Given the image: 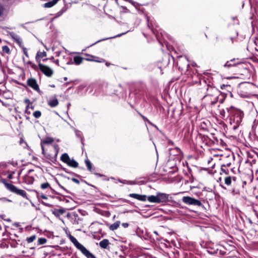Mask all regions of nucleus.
<instances>
[{
	"label": "nucleus",
	"mask_w": 258,
	"mask_h": 258,
	"mask_svg": "<svg viewBox=\"0 0 258 258\" xmlns=\"http://www.w3.org/2000/svg\"><path fill=\"white\" fill-rule=\"evenodd\" d=\"M169 196L165 193L157 192L156 196H150L147 197V200L151 203H160L168 201Z\"/></svg>",
	"instance_id": "obj_1"
},
{
	"label": "nucleus",
	"mask_w": 258,
	"mask_h": 258,
	"mask_svg": "<svg viewBox=\"0 0 258 258\" xmlns=\"http://www.w3.org/2000/svg\"><path fill=\"white\" fill-rule=\"evenodd\" d=\"M5 185L7 187V188L12 192L19 195L22 196L23 197H26V193L24 190L18 189L15 185L10 183H6Z\"/></svg>",
	"instance_id": "obj_2"
},
{
	"label": "nucleus",
	"mask_w": 258,
	"mask_h": 258,
	"mask_svg": "<svg viewBox=\"0 0 258 258\" xmlns=\"http://www.w3.org/2000/svg\"><path fill=\"white\" fill-rule=\"evenodd\" d=\"M182 202L186 204L191 205L200 206L201 205V203L200 201L190 197H183Z\"/></svg>",
	"instance_id": "obj_3"
},
{
	"label": "nucleus",
	"mask_w": 258,
	"mask_h": 258,
	"mask_svg": "<svg viewBox=\"0 0 258 258\" xmlns=\"http://www.w3.org/2000/svg\"><path fill=\"white\" fill-rule=\"evenodd\" d=\"M38 67L40 71L48 77H51L53 74V70L49 67L42 64L41 63L38 64Z\"/></svg>",
	"instance_id": "obj_4"
},
{
	"label": "nucleus",
	"mask_w": 258,
	"mask_h": 258,
	"mask_svg": "<svg viewBox=\"0 0 258 258\" xmlns=\"http://www.w3.org/2000/svg\"><path fill=\"white\" fill-rule=\"evenodd\" d=\"M76 247L79 249L88 258H95L82 244L80 243Z\"/></svg>",
	"instance_id": "obj_5"
},
{
	"label": "nucleus",
	"mask_w": 258,
	"mask_h": 258,
	"mask_svg": "<svg viewBox=\"0 0 258 258\" xmlns=\"http://www.w3.org/2000/svg\"><path fill=\"white\" fill-rule=\"evenodd\" d=\"M76 247L79 249L88 258H95L82 244L80 243Z\"/></svg>",
	"instance_id": "obj_6"
},
{
	"label": "nucleus",
	"mask_w": 258,
	"mask_h": 258,
	"mask_svg": "<svg viewBox=\"0 0 258 258\" xmlns=\"http://www.w3.org/2000/svg\"><path fill=\"white\" fill-rule=\"evenodd\" d=\"M48 104L51 107H54L58 104V100L56 95L50 97L48 100Z\"/></svg>",
	"instance_id": "obj_7"
},
{
	"label": "nucleus",
	"mask_w": 258,
	"mask_h": 258,
	"mask_svg": "<svg viewBox=\"0 0 258 258\" xmlns=\"http://www.w3.org/2000/svg\"><path fill=\"white\" fill-rule=\"evenodd\" d=\"M9 35L15 42H16L19 44L20 46H22L23 42L22 39L19 36L13 32L10 33Z\"/></svg>",
	"instance_id": "obj_8"
},
{
	"label": "nucleus",
	"mask_w": 258,
	"mask_h": 258,
	"mask_svg": "<svg viewBox=\"0 0 258 258\" xmlns=\"http://www.w3.org/2000/svg\"><path fill=\"white\" fill-rule=\"evenodd\" d=\"M28 85L36 91L39 90V86L36 81L34 79H29L27 81Z\"/></svg>",
	"instance_id": "obj_9"
},
{
	"label": "nucleus",
	"mask_w": 258,
	"mask_h": 258,
	"mask_svg": "<svg viewBox=\"0 0 258 258\" xmlns=\"http://www.w3.org/2000/svg\"><path fill=\"white\" fill-rule=\"evenodd\" d=\"M129 196L140 201L145 202L147 200V196L146 195H139L137 194H130Z\"/></svg>",
	"instance_id": "obj_10"
},
{
	"label": "nucleus",
	"mask_w": 258,
	"mask_h": 258,
	"mask_svg": "<svg viewBox=\"0 0 258 258\" xmlns=\"http://www.w3.org/2000/svg\"><path fill=\"white\" fill-rule=\"evenodd\" d=\"M53 138L51 137H46L44 139H43L42 140H41V148L42 149L43 152L44 151V147H43V144H50L52 143L53 142Z\"/></svg>",
	"instance_id": "obj_11"
},
{
	"label": "nucleus",
	"mask_w": 258,
	"mask_h": 258,
	"mask_svg": "<svg viewBox=\"0 0 258 258\" xmlns=\"http://www.w3.org/2000/svg\"><path fill=\"white\" fill-rule=\"evenodd\" d=\"M47 54L46 52L44 51H38L37 54L35 57V59L36 61L39 64L40 63V59L41 58L46 56Z\"/></svg>",
	"instance_id": "obj_12"
},
{
	"label": "nucleus",
	"mask_w": 258,
	"mask_h": 258,
	"mask_svg": "<svg viewBox=\"0 0 258 258\" xmlns=\"http://www.w3.org/2000/svg\"><path fill=\"white\" fill-rule=\"evenodd\" d=\"M67 164L72 167H77L78 166V163L73 159H69Z\"/></svg>",
	"instance_id": "obj_13"
},
{
	"label": "nucleus",
	"mask_w": 258,
	"mask_h": 258,
	"mask_svg": "<svg viewBox=\"0 0 258 258\" xmlns=\"http://www.w3.org/2000/svg\"><path fill=\"white\" fill-rule=\"evenodd\" d=\"M120 222L119 221H116V222L114 223L113 224L110 225L109 228L110 230H111L112 231H114L118 228V227L120 225Z\"/></svg>",
	"instance_id": "obj_14"
},
{
	"label": "nucleus",
	"mask_w": 258,
	"mask_h": 258,
	"mask_svg": "<svg viewBox=\"0 0 258 258\" xmlns=\"http://www.w3.org/2000/svg\"><path fill=\"white\" fill-rule=\"evenodd\" d=\"M109 244V241L107 239H103L99 243L100 246L103 248H105Z\"/></svg>",
	"instance_id": "obj_15"
},
{
	"label": "nucleus",
	"mask_w": 258,
	"mask_h": 258,
	"mask_svg": "<svg viewBox=\"0 0 258 258\" xmlns=\"http://www.w3.org/2000/svg\"><path fill=\"white\" fill-rule=\"evenodd\" d=\"M70 158L69 157V155L67 153L63 154L60 157L61 160L66 163H67L68 162V160H69Z\"/></svg>",
	"instance_id": "obj_16"
},
{
	"label": "nucleus",
	"mask_w": 258,
	"mask_h": 258,
	"mask_svg": "<svg viewBox=\"0 0 258 258\" xmlns=\"http://www.w3.org/2000/svg\"><path fill=\"white\" fill-rule=\"evenodd\" d=\"M83 58L80 56H75L74 61L76 64H80L82 62Z\"/></svg>",
	"instance_id": "obj_17"
},
{
	"label": "nucleus",
	"mask_w": 258,
	"mask_h": 258,
	"mask_svg": "<svg viewBox=\"0 0 258 258\" xmlns=\"http://www.w3.org/2000/svg\"><path fill=\"white\" fill-rule=\"evenodd\" d=\"M70 239L71 241L74 244L76 247L80 244V243L78 241V240L73 236H71L70 237Z\"/></svg>",
	"instance_id": "obj_18"
},
{
	"label": "nucleus",
	"mask_w": 258,
	"mask_h": 258,
	"mask_svg": "<svg viewBox=\"0 0 258 258\" xmlns=\"http://www.w3.org/2000/svg\"><path fill=\"white\" fill-rule=\"evenodd\" d=\"M33 115L35 118H38L41 116V113L40 111L37 110L34 112Z\"/></svg>",
	"instance_id": "obj_19"
},
{
	"label": "nucleus",
	"mask_w": 258,
	"mask_h": 258,
	"mask_svg": "<svg viewBox=\"0 0 258 258\" xmlns=\"http://www.w3.org/2000/svg\"><path fill=\"white\" fill-rule=\"evenodd\" d=\"M225 183L227 185H230L231 183V178L230 176L226 177L225 178Z\"/></svg>",
	"instance_id": "obj_20"
},
{
	"label": "nucleus",
	"mask_w": 258,
	"mask_h": 258,
	"mask_svg": "<svg viewBox=\"0 0 258 258\" xmlns=\"http://www.w3.org/2000/svg\"><path fill=\"white\" fill-rule=\"evenodd\" d=\"M2 50H3V52H4L7 54H9L10 52V48H9L8 46H7L6 45L2 47Z\"/></svg>",
	"instance_id": "obj_21"
},
{
	"label": "nucleus",
	"mask_w": 258,
	"mask_h": 258,
	"mask_svg": "<svg viewBox=\"0 0 258 258\" xmlns=\"http://www.w3.org/2000/svg\"><path fill=\"white\" fill-rule=\"evenodd\" d=\"M36 238V236L35 235H32L29 237H28L27 239L28 242L31 243L33 242Z\"/></svg>",
	"instance_id": "obj_22"
},
{
	"label": "nucleus",
	"mask_w": 258,
	"mask_h": 258,
	"mask_svg": "<svg viewBox=\"0 0 258 258\" xmlns=\"http://www.w3.org/2000/svg\"><path fill=\"white\" fill-rule=\"evenodd\" d=\"M85 163H86V166H87V168L88 169V170L91 171V168H92L91 162L89 160H86Z\"/></svg>",
	"instance_id": "obj_23"
},
{
	"label": "nucleus",
	"mask_w": 258,
	"mask_h": 258,
	"mask_svg": "<svg viewBox=\"0 0 258 258\" xmlns=\"http://www.w3.org/2000/svg\"><path fill=\"white\" fill-rule=\"evenodd\" d=\"M20 47L22 49L23 52L24 54H25V55L27 57H28L29 55H28V52H27V49L25 47H24L23 44L22 45V46H20Z\"/></svg>",
	"instance_id": "obj_24"
},
{
	"label": "nucleus",
	"mask_w": 258,
	"mask_h": 258,
	"mask_svg": "<svg viewBox=\"0 0 258 258\" xmlns=\"http://www.w3.org/2000/svg\"><path fill=\"white\" fill-rule=\"evenodd\" d=\"M49 185H50L48 182H45V183L41 184V187L42 189H46V188H48L49 186Z\"/></svg>",
	"instance_id": "obj_25"
},
{
	"label": "nucleus",
	"mask_w": 258,
	"mask_h": 258,
	"mask_svg": "<svg viewBox=\"0 0 258 258\" xmlns=\"http://www.w3.org/2000/svg\"><path fill=\"white\" fill-rule=\"evenodd\" d=\"M4 7L3 6L0 5V17L3 15L4 12Z\"/></svg>",
	"instance_id": "obj_26"
},
{
	"label": "nucleus",
	"mask_w": 258,
	"mask_h": 258,
	"mask_svg": "<svg viewBox=\"0 0 258 258\" xmlns=\"http://www.w3.org/2000/svg\"><path fill=\"white\" fill-rule=\"evenodd\" d=\"M39 242L40 244H44L45 243H46V240L45 238H39Z\"/></svg>",
	"instance_id": "obj_27"
},
{
	"label": "nucleus",
	"mask_w": 258,
	"mask_h": 258,
	"mask_svg": "<svg viewBox=\"0 0 258 258\" xmlns=\"http://www.w3.org/2000/svg\"><path fill=\"white\" fill-rule=\"evenodd\" d=\"M233 61V60H231L230 61H227L225 64V67H231L233 65L231 63V62Z\"/></svg>",
	"instance_id": "obj_28"
},
{
	"label": "nucleus",
	"mask_w": 258,
	"mask_h": 258,
	"mask_svg": "<svg viewBox=\"0 0 258 258\" xmlns=\"http://www.w3.org/2000/svg\"><path fill=\"white\" fill-rule=\"evenodd\" d=\"M122 226L124 227V228H127L128 226V224L127 223H123L122 224Z\"/></svg>",
	"instance_id": "obj_29"
},
{
	"label": "nucleus",
	"mask_w": 258,
	"mask_h": 258,
	"mask_svg": "<svg viewBox=\"0 0 258 258\" xmlns=\"http://www.w3.org/2000/svg\"><path fill=\"white\" fill-rule=\"evenodd\" d=\"M72 180H73V181H74L75 182H76V183H79V180H78V179H76V178H73V179H72Z\"/></svg>",
	"instance_id": "obj_30"
},
{
	"label": "nucleus",
	"mask_w": 258,
	"mask_h": 258,
	"mask_svg": "<svg viewBox=\"0 0 258 258\" xmlns=\"http://www.w3.org/2000/svg\"><path fill=\"white\" fill-rule=\"evenodd\" d=\"M41 197L42 199H47V198L46 197V196H44V195H41Z\"/></svg>",
	"instance_id": "obj_31"
},
{
	"label": "nucleus",
	"mask_w": 258,
	"mask_h": 258,
	"mask_svg": "<svg viewBox=\"0 0 258 258\" xmlns=\"http://www.w3.org/2000/svg\"><path fill=\"white\" fill-rule=\"evenodd\" d=\"M58 62H59V60L58 59H56V60L54 61V62L57 64H58Z\"/></svg>",
	"instance_id": "obj_32"
},
{
	"label": "nucleus",
	"mask_w": 258,
	"mask_h": 258,
	"mask_svg": "<svg viewBox=\"0 0 258 258\" xmlns=\"http://www.w3.org/2000/svg\"><path fill=\"white\" fill-rule=\"evenodd\" d=\"M95 61H97V62H100L104 61V60H95Z\"/></svg>",
	"instance_id": "obj_33"
},
{
	"label": "nucleus",
	"mask_w": 258,
	"mask_h": 258,
	"mask_svg": "<svg viewBox=\"0 0 258 258\" xmlns=\"http://www.w3.org/2000/svg\"><path fill=\"white\" fill-rule=\"evenodd\" d=\"M154 233L156 234V235H158V233L156 232V231H154Z\"/></svg>",
	"instance_id": "obj_34"
},
{
	"label": "nucleus",
	"mask_w": 258,
	"mask_h": 258,
	"mask_svg": "<svg viewBox=\"0 0 258 258\" xmlns=\"http://www.w3.org/2000/svg\"><path fill=\"white\" fill-rule=\"evenodd\" d=\"M106 64L107 66H109V63H108V62H106Z\"/></svg>",
	"instance_id": "obj_35"
},
{
	"label": "nucleus",
	"mask_w": 258,
	"mask_h": 258,
	"mask_svg": "<svg viewBox=\"0 0 258 258\" xmlns=\"http://www.w3.org/2000/svg\"><path fill=\"white\" fill-rule=\"evenodd\" d=\"M121 35H122V34H119V35H118L117 36H121Z\"/></svg>",
	"instance_id": "obj_36"
},
{
	"label": "nucleus",
	"mask_w": 258,
	"mask_h": 258,
	"mask_svg": "<svg viewBox=\"0 0 258 258\" xmlns=\"http://www.w3.org/2000/svg\"><path fill=\"white\" fill-rule=\"evenodd\" d=\"M101 40H98L97 42H96L95 43L98 42H100Z\"/></svg>",
	"instance_id": "obj_37"
},
{
	"label": "nucleus",
	"mask_w": 258,
	"mask_h": 258,
	"mask_svg": "<svg viewBox=\"0 0 258 258\" xmlns=\"http://www.w3.org/2000/svg\"><path fill=\"white\" fill-rule=\"evenodd\" d=\"M53 59V57H52L51 58V59Z\"/></svg>",
	"instance_id": "obj_38"
}]
</instances>
